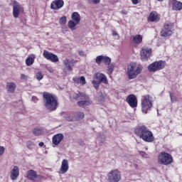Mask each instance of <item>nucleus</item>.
<instances>
[{"label":"nucleus","instance_id":"obj_1","mask_svg":"<svg viewBox=\"0 0 182 182\" xmlns=\"http://www.w3.org/2000/svg\"><path fill=\"white\" fill-rule=\"evenodd\" d=\"M43 102L44 107H46V109L50 112H55V110H56L59 106V102H58V97L53 95V94L49 93L48 92H44L43 93Z\"/></svg>","mask_w":182,"mask_h":182},{"label":"nucleus","instance_id":"obj_2","mask_svg":"<svg viewBox=\"0 0 182 182\" xmlns=\"http://www.w3.org/2000/svg\"><path fill=\"white\" fill-rule=\"evenodd\" d=\"M134 134L136 136H138L139 139H142L146 143H153L155 140L153 132L145 125L136 127L134 129Z\"/></svg>","mask_w":182,"mask_h":182},{"label":"nucleus","instance_id":"obj_3","mask_svg":"<svg viewBox=\"0 0 182 182\" xmlns=\"http://www.w3.org/2000/svg\"><path fill=\"white\" fill-rule=\"evenodd\" d=\"M143 70V66L136 63H130L127 67V75L129 80L136 79Z\"/></svg>","mask_w":182,"mask_h":182},{"label":"nucleus","instance_id":"obj_4","mask_svg":"<svg viewBox=\"0 0 182 182\" xmlns=\"http://www.w3.org/2000/svg\"><path fill=\"white\" fill-rule=\"evenodd\" d=\"M94 80H92V84L93 85L95 89L97 90L100 86V83H104V85H109V81H107V77L103 73H97L95 74Z\"/></svg>","mask_w":182,"mask_h":182},{"label":"nucleus","instance_id":"obj_5","mask_svg":"<svg viewBox=\"0 0 182 182\" xmlns=\"http://www.w3.org/2000/svg\"><path fill=\"white\" fill-rule=\"evenodd\" d=\"M141 106L143 113L147 114V112L151 110V107H153V100H151V97L149 95H144L141 98Z\"/></svg>","mask_w":182,"mask_h":182},{"label":"nucleus","instance_id":"obj_6","mask_svg":"<svg viewBox=\"0 0 182 182\" xmlns=\"http://www.w3.org/2000/svg\"><path fill=\"white\" fill-rule=\"evenodd\" d=\"M158 163L164 166H168V164L173 163V156L167 152L162 151L158 156Z\"/></svg>","mask_w":182,"mask_h":182},{"label":"nucleus","instance_id":"obj_7","mask_svg":"<svg viewBox=\"0 0 182 182\" xmlns=\"http://www.w3.org/2000/svg\"><path fill=\"white\" fill-rule=\"evenodd\" d=\"M173 31H174V24L170 22L165 23L160 32V36H162V38L171 36L173 35Z\"/></svg>","mask_w":182,"mask_h":182},{"label":"nucleus","instance_id":"obj_8","mask_svg":"<svg viewBox=\"0 0 182 182\" xmlns=\"http://www.w3.org/2000/svg\"><path fill=\"white\" fill-rule=\"evenodd\" d=\"M71 19L68 23V26L71 31L76 29V25L80 23V14L77 12H73L71 15Z\"/></svg>","mask_w":182,"mask_h":182},{"label":"nucleus","instance_id":"obj_9","mask_svg":"<svg viewBox=\"0 0 182 182\" xmlns=\"http://www.w3.org/2000/svg\"><path fill=\"white\" fill-rule=\"evenodd\" d=\"M166 68V61L163 60H159V61H154V63H151L148 66V70L149 72H157L159 70H161Z\"/></svg>","mask_w":182,"mask_h":182},{"label":"nucleus","instance_id":"obj_10","mask_svg":"<svg viewBox=\"0 0 182 182\" xmlns=\"http://www.w3.org/2000/svg\"><path fill=\"white\" fill-rule=\"evenodd\" d=\"M122 180V173L119 169L110 171L107 174L108 182H119Z\"/></svg>","mask_w":182,"mask_h":182},{"label":"nucleus","instance_id":"obj_11","mask_svg":"<svg viewBox=\"0 0 182 182\" xmlns=\"http://www.w3.org/2000/svg\"><path fill=\"white\" fill-rule=\"evenodd\" d=\"M151 53H153L151 48L146 46L142 47L140 50L141 60H142V62H147V60L151 58Z\"/></svg>","mask_w":182,"mask_h":182},{"label":"nucleus","instance_id":"obj_12","mask_svg":"<svg viewBox=\"0 0 182 182\" xmlns=\"http://www.w3.org/2000/svg\"><path fill=\"white\" fill-rule=\"evenodd\" d=\"M13 16L16 19L19 18V14L21 11H23V7L18 3L16 0L13 1Z\"/></svg>","mask_w":182,"mask_h":182},{"label":"nucleus","instance_id":"obj_13","mask_svg":"<svg viewBox=\"0 0 182 182\" xmlns=\"http://www.w3.org/2000/svg\"><path fill=\"white\" fill-rule=\"evenodd\" d=\"M43 56L45 58V59H47V60H50V62H53V63L56 62H59V58H58V55L55 54H53V53H50L46 50H43Z\"/></svg>","mask_w":182,"mask_h":182},{"label":"nucleus","instance_id":"obj_14","mask_svg":"<svg viewBox=\"0 0 182 182\" xmlns=\"http://www.w3.org/2000/svg\"><path fill=\"white\" fill-rule=\"evenodd\" d=\"M26 178H28V180H31V181H35L36 178H38V180H42V178H43V176L38 175L36 171L31 169L27 171Z\"/></svg>","mask_w":182,"mask_h":182},{"label":"nucleus","instance_id":"obj_15","mask_svg":"<svg viewBox=\"0 0 182 182\" xmlns=\"http://www.w3.org/2000/svg\"><path fill=\"white\" fill-rule=\"evenodd\" d=\"M126 102L132 109L137 107V97L134 94H130L126 98Z\"/></svg>","mask_w":182,"mask_h":182},{"label":"nucleus","instance_id":"obj_16","mask_svg":"<svg viewBox=\"0 0 182 182\" xmlns=\"http://www.w3.org/2000/svg\"><path fill=\"white\" fill-rule=\"evenodd\" d=\"M65 68L63 69V72L64 73H68V72H72V70H73V69L72 68H73V66H75V60H69L68 59L64 60L63 61Z\"/></svg>","mask_w":182,"mask_h":182},{"label":"nucleus","instance_id":"obj_17","mask_svg":"<svg viewBox=\"0 0 182 182\" xmlns=\"http://www.w3.org/2000/svg\"><path fill=\"white\" fill-rule=\"evenodd\" d=\"M65 1L63 0H54L50 4V9L53 11H59L61 8H63Z\"/></svg>","mask_w":182,"mask_h":182},{"label":"nucleus","instance_id":"obj_18","mask_svg":"<svg viewBox=\"0 0 182 182\" xmlns=\"http://www.w3.org/2000/svg\"><path fill=\"white\" fill-rule=\"evenodd\" d=\"M148 22H159L160 21V15L157 11H151L147 18Z\"/></svg>","mask_w":182,"mask_h":182},{"label":"nucleus","instance_id":"obj_19","mask_svg":"<svg viewBox=\"0 0 182 182\" xmlns=\"http://www.w3.org/2000/svg\"><path fill=\"white\" fill-rule=\"evenodd\" d=\"M63 138L64 136L62 134H57L54 135L52 138L53 144H54V146H59L62 140H63Z\"/></svg>","mask_w":182,"mask_h":182},{"label":"nucleus","instance_id":"obj_20","mask_svg":"<svg viewBox=\"0 0 182 182\" xmlns=\"http://www.w3.org/2000/svg\"><path fill=\"white\" fill-rule=\"evenodd\" d=\"M71 97L74 100H77V99H84L85 100H87V99H89V95H86V93L85 92H78V93L73 94V95L71 96Z\"/></svg>","mask_w":182,"mask_h":182},{"label":"nucleus","instance_id":"obj_21","mask_svg":"<svg viewBox=\"0 0 182 182\" xmlns=\"http://www.w3.org/2000/svg\"><path fill=\"white\" fill-rule=\"evenodd\" d=\"M10 177L11 180H16L19 177V167L14 166L11 171Z\"/></svg>","mask_w":182,"mask_h":182},{"label":"nucleus","instance_id":"obj_22","mask_svg":"<svg viewBox=\"0 0 182 182\" xmlns=\"http://www.w3.org/2000/svg\"><path fill=\"white\" fill-rule=\"evenodd\" d=\"M60 170L62 174H65V173L68 172V170H69V161H68L67 159H63L62 161L61 167Z\"/></svg>","mask_w":182,"mask_h":182},{"label":"nucleus","instance_id":"obj_23","mask_svg":"<svg viewBox=\"0 0 182 182\" xmlns=\"http://www.w3.org/2000/svg\"><path fill=\"white\" fill-rule=\"evenodd\" d=\"M172 9L173 11H181L182 9V3L178 1L177 0H172Z\"/></svg>","mask_w":182,"mask_h":182},{"label":"nucleus","instance_id":"obj_24","mask_svg":"<svg viewBox=\"0 0 182 182\" xmlns=\"http://www.w3.org/2000/svg\"><path fill=\"white\" fill-rule=\"evenodd\" d=\"M132 38L133 43H135L136 45H140V43L143 42V36L140 34L133 36Z\"/></svg>","mask_w":182,"mask_h":182},{"label":"nucleus","instance_id":"obj_25","mask_svg":"<svg viewBox=\"0 0 182 182\" xmlns=\"http://www.w3.org/2000/svg\"><path fill=\"white\" fill-rule=\"evenodd\" d=\"M6 89L9 93H14L16 90V85L14 82H7Z\"/></svg>","mask_w":182,"mask_h":182},{"label":"nucleus","instance_id":"obj_26","mask_svg":"<svg viewBox=\"0 0 182 182\" xmlns=\"http://www.w3.org/2000/svg\"><path fill=\"white\" fill-rule=\"evenodd\" d=\"M36 57L35 56V54H31L30 56H28L26 59V66H32L33 63H35V58Z\"/></svg>","mask_w":182,"mask_h":182},{"label":"nucleus","instance_id":"obj_27","mask_svg":"<svg viewBox=\"0 0 182 182\" xmlns=\"http://www.w3.org/2000/svg\"><path fill=\"white\" fill-rule=\"evenodd\" d=\"M77 105L80 107H86V106H90V105H92V101L90 100H89V98L87 100H81V101H78L77 102Z\"/></svg>","mask_w":182,"mask_h":182},{"label":"nucleus","instance_id":"obj_28","mask_svg":"<svg viewBox=\"0 0 182 182\" xmlns=\"http://www.w3.org/2000/svg\"><path fill=\"white\" fill-rule=\"evenodd\" d=\"M73 80L75 83H80L81 85H86V78L85 76H81L80 77H75L73 78Z\"/></svg>","mask_w":182,"mask_h":182},{"label":"nucleus","instance_id":"obj_29","mask_svg":"<svg viewBox=\"0 0 182 182\" xmlns=\"http://www.w3.org/2000/svg\"><path fill=\"white\" fill-rule=\"evenodd\" d=\"M74 117L75 119V122L79 120H82L85 117V113L82 112H77L74 114Z\"/></svg>","mask_w":182,"mask_h":182},{"label":"nucleus","instance_id":"obj_30","mask_svg":"<svg viewBox=\"0 0 182 182\" xmlns=\"http://www.w3.org/2000/svg\"><path fill=\"white\" fill-rule=\"evenodd\" d=\"M42 129L41 128H34L33 130V134H34V136H41V134H42Z\"/></svg>","mask_w":182,"mask_h":182},{"label":"nucleus","instance_id":"obj_31","mask_svg":"<svg viewBox=\"0 0 182 182\" xmlns=\"http://www.w3.org/2000/svg\"><path fill=\"white\" fill-rule=\"evenodd\" d=\"M102 62L105 65H110L112 63V59L109 57L103 56Z\"/></svg>","mask_w":182,"mask_h":182},{"label":"nucleus","instance_id":"obj_32","mask_svg":"<svg viewBox=\"0 0 182 182\" xmlns=\"http://www.w3.org/2000/svg\"><path fill=\"white\" fill-rule=\"evenodd\" d=\"M65 119L67 120V122H76V119L75 118V114L74 115L67 114L65 117Z\"/></svg>","mask_w":182,"mask_h":182},{"label":"nucleus","instance_id":"obj_33","mask_svg":"<svg viewBox=\"0 0 182 182\" xmlns=\"http://www.w3.org/2000/svg\"><path fill=\"white\" fill-rule=\"evenodd\" d=\"M67 21H68V18L65 16H63L59 19V23L60 25H66Z\"/></svg>","mask_w":182,"mask_h":182},{"label":"nucleus","instance_id":"obj_34","mask_svg":"<svg viewBox=\"0 0 182 182\" xmlns=\"http://www.w3.org/2000/svg\"><path fill=\"white\" fill-rule=\"evenodd\" d=\"M95 62L97 65H102V62H103V55L97 56Z\"/></svg>","mask_w":182,"mask_h":182},{"label":"nucleus","instance_id":"obj_35","mask_svg":"<svg viewBox=\"0 0 182 182\" xmlns=\"http://www.w3.org/2000/svg\"><path fill=\"white\" fill-rule=\"evenodd\" d=\"M36 77L38 81L42 80V79H43V74L42 73V72L38 71L36 73Z\"/></svg>","mask_w":182,"mask_h":182},{"label":"nucleus","instance_id":"obj_36","mask_svg":"<svg viewBox=\"0 0 182 182\" xmlns=\"http://www.w3.org/2000/svg\"><path fill=\"white\" fill-rule=\"evenodd\" d=\"M113 70H114V65L111 64L108 66V70H107L108 75H112V73H113Z\"/></svg>","mask_w":182,"mask_h":182},{"label":"nucleus","instance_id":"obj_37","mask_svg":"<svg viewBox=\"0 0 182 182\" xmlns=\"http://www.w3.org/2000/svg\"><path fill=\"white\" fill-rule=\"evenodd\" d=\"M170 98L171 103H176L177 102V98H176V96L173 95V93H170Z\"/></svg>","mask_w":182,"mask_h":182},{"label":"nucleus","instance_id":"obj_38","mask_svg":"<svg viewBox=\"0 0 182 182\" xmlns=\"http://www.w3.org/2000/svg\"><path fill=\"white\" fill-rule=\"evenodd\" d=\"M26 146H27V148L29 149V150H32V146H33V143H32V141H29L26 143Z\"/></svg>","mask_w":182,"mask_h":182},{"label":"nucleus","instance_id":"obj_39","mask_svg":"<svg viewBox=\"0 0 182 182\" xmlns=\"http://www.w3.org/2000/svg\"><path fill=\"white\" fill-rule=\"evenodd\" d=\"M90 4H95L97 5V4H100V0H88Z\"/></svg>","mask_w":182,"mask_h":182},{"label":"nucleus","instance_id":"obj_40","mask_svg":"<svg viewBox=\"0 0 182 182\" xmlns=\"http://www.w3.org/2000/svg\"><path fill=\"white\" fill-rule=\"evenodd\" d=\"M21 80H28V76H26L25 74H21Z\"/></svg>","mask_w":182,"mask_h":182},{"label":"nucleus","instance_id":"obj_41","mask_svg":"<svg viewBox=\"0 0 182 182\" xmlns=\"http://www.w3.org/2000/svg\"><path fill=\"white\" fill-rule=\"evenodd\" d=\"M5 153V147L4 146H0V156H2Z\"/></svg>","mask_w":182,"mask_h":182},{"label":"nucleus","instance_id":"obj_42","mask_svg":"<svg viewBox=\"0 0 182 182\" xmlns=\"http://www.w3.org/2000/svg\"><path fill=\"white\" fill-rule=\"evenodd\" d=\"M112 36H118L119 38V33L116 31H112Z\"/></svg>","mask_w":182,"mask_h":182},{"label":"nucleus","instance_id":"obj_43","mask_svg":"<svg viewBox=\"0 0 182 182\" xmlns=\"http://www.w3.org/2000/svg\"><path fill=\"white\" fill-rule=\"evenodd\" d=\"M131 1L134 5H137V4H139V0H131Z\"/></svg>","mask_w":182,"mask_h":182},{"label":"nucleus","instance_id":"obj_44","mask_svg":"<svg viewBox=\"0 0 182 182\" xmlns=\"http://www.w3.org/2000/svg\"><path fill=\"white\" fill-rule=\"evenodd\" d=\"M121 14H122V15H127V11H126V10H122V11H121Z\"/></svg>","mask_w":182,"mask_h":182},{"label":"nucleus","instance_id":"obj_45","mask_svg":"<svg viewBox=\"0 0 182 182\" xmlns=\"http://www.w3.org/2000/svg\"><path fill=\"white\" fill-rule=\"evenodd\" d=\"M44 145H45V144L43 142H40L38 144L39 147H43Z\"/></svg>","mask_w":182,"mask_h":182},{"label":"nucleus","instance_id":"obj_46","mask_svg":"<svg viewBox=\"0 0 182 182\" xmlns=\"http://www.w3.org/2000/svg\"><path fill=\"white\" fill-rule=\"evenodd\" d=\"M83 51H79V55H80V56H83Z\"/></svg>","mask_w":182,"mask_h":182},{"label":"nucleus","instance_id":"obj_47","mask_svg":"<svg viewBox=\"0 0 182 182\" xmlns=\"http://www.w3.org/2000/svg\"><path fill=\"white\" fill-rule=\"evenodd\" d=\"M144 155H146V153H144V152H141V156H142L143 157H144Z\"/></svg>","mask_w":182,"mask_h":182},{"label":"nucleus","instance_id":"obj_48","mask_svg":"<svg viewBox=\"0 0 182 182\" xmlns=\"http://www.w3.org/2000/svg\"><path fill=\"white\" fill-rule=\"evenodd\" d=\"M134 166L135 168H137V167H138L137 164H134Z\"/></svg>","mask_w":182,"mask_h":182},{"label":"nucleus","instance_id":"obj_49","mask_svg":"<svg viewBox=\"0 0 182 182\" xmlns=\"http://www.w3.org/2000/svg\"><path fill=\"white\" fill-rule=\"evenodd\" d=\"M159 2H163L164 0H157Z\"/></svg>","mask_w":182,"mask_h":182}]
</instances>
